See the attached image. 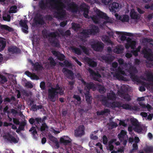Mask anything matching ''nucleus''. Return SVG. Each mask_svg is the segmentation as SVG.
Segmentation results:
<instances>
[{"label": "nucleus", "mask_w": 153, "mask_h": 153, "mask_svg": "<svg viewBox=\"0 0 153 153\" xmlns=\"http://www.w3.org/2000/svg\"><path fill=\"white\" fill-rule=\"evenodd\" d=\"M125 71L122 70L120 67H118L117 69L115 76L118 79L123 80L124 77L121 75H125Z\"/></svg>", "instance_id": "6ab92c4d"}, {"label": "nucleus", "mask_w": 153, "mask_h": 153, "mask_svg": "<svg viewBox=\"0 0 153 153\" xmlns=\"http://www.w3.org/2000/svg\"><path fill=\"white\" fill-rule=\"evenodd\" d=\"M21 93L23 96H25L26 97H28L29 96V94L28 93L27 91L25 90L22 89L21 90Z\"/></svg>", "instance_id": "0e129e2a"}, {"label": "nucleus", "mask_w": 153, "mask_h": 153, "mask_svg": "<svg viewBox=\"0 0 153 153\" xmlns=\"http://www.w3.org/2000/svg\"><path fill=\"white\" fill-rule=\"evenodd\" d=\"M121 18L120 19V20L122 22H128L129 20V16L126 14L122 15Z\"/></svg>", "instance_id": "58836bf2"}, {"label": "nucleus", "mask_w": 153, "mask_h": 153, "mask_svg": "<svg viewBox=\"0 0 153 153\" xmlns=\"http://www.w3.org/2000/svg\"><path fill=\"white\" fill-rule=\"evenodd\" d=\"M148 80L149 81H151L153 80V74L151 72H148L146 74Z\"/></svg>", "instance_id": "603ef678"}, {"label": "nucleus", "mask_w": 153, "mask_h": 153, "mask_svg": "<svg viewBox=\"0 0 153 153\" xmlns=\"http://www.w3.org/2000/svg\"><path fill=\"white\" fill-rule=\"evenodd\" d=\"M126 134V131L122 130L117 135L119 140L124 146L126 145L128 140V137Z\"/></svg>", "instance_id": "0eeeda50"}, {"label": "nucleus", "mask_w": 153, "mask_h": 153, "mask_svg": "<svg viewBox=\"0 0 153 153\" xmlns=\"http://www.w3.org/2000/svg\"><path fill=\"white\" fill-rule=\"evenodd\" d=\"M119 94L121 95L122 97L126 101L128 102L131 100L130 96L128 94H125L121 92H119Z\"/></svg>", "instance_id": "f704fd0d"}, {"label": "nucleus", "mask_w": 153, "mask_h": 153, "mask_svg": "<svg viewBox=\"0 0 153 153\" xmlns=\"http://www.w3.org/2000/svg\"><path fill=\"white\" fill-rule=\"evenodd\" d=\"M79 7V9L82 11H83L84 16L86 18L89 19L88 15L89 9L86 4L84 3L82 4Z\"/></svg>", "instance_id": "9b49d317"}, {"label": "nucleus", "mask_w": 153, "mask_h": 153, "mask_svg": "<svg viewBox=\"0 0 153 153\" xmlns=\"http://www.w3.org/2000/svg\"><path fill=\"white\" fill-rule=\"evenodd\" d=\"M71 25L72 28L75 31L78 30L80 27L79 25L74 22L72 23Z\"/></svg>", "instance_id": "8fccbe9b"}, {"label": "nucleus", "mask_w": 153, "mask_h": 153, "mask_svg": "<svg viewBox=\"0 0 153 153\" xmlns=\"http://www.w3.org/2000/svg\"><path fill=\"white\" fill-rule=\"evenodd\" d=\"M95 12L97 16L100 18L105 20H108L109 19V17L107 16L106 13L102 12L98 9H97Z\"/></svg>", "instance_id": "5701e85b"}, {"label": "nucleus", "mask_w": 153, "mask_h": 153, "mask_svg": "<svg viewBox=\"0 0 153 153\" xmlns=\"http://www.w3.org/2000/svg\"><path fill=\"white\" fill-rule=\"evenodd\" d=\"M11 100H13V101H16V98L12 96L10 98L8 97L5 98L4 100V102H10Z\"/></svg>", "instance_id": "052dcab7"}, {"label": "nucleus", "mask_w": 153, "mask_h": 153, "mask_svg": "<svg viewBox=\"0 0 153 153\" xmlns=\"http://www.w3.org/2000/svg\"><path fill=\"white\" fill-rule=\"evenodd\" d=\"M85 134V127L83 125L79 126L74 130V136L76 137H81Z\"/></svg>", "instance_id": "1a4fd4ad"}, {"label": "nucleus", "mask_w": 153, "mask_h": 153, "mask_svg": "<svg viewBox=\"0 0 153 153\" xmlns=\"http://www.w3.org/2000/svg\"><path fill=\"white\" fill-rule=\"evenodd\" d=\"M110 112V111L109 109L104 108L103 110H101L100 111H97V114L98 116L103 115L105 113H109Z\"/></svg>", "instance_id": "2f4dec72"}, {"label": "nucleus", "mask_w": 153, "mask_h": 153, "mask_svg": "<svg viewBox=\"0 0 153 153\" xmlns=\"http://www.w3.org/2000/svg\"><path fill=\"white\" fill-rule=\"evenodd\" d=\"M6 45V41L2 39H0V52L4 50Z\"/></svg>", "instance_id": "473e14b6"}, {"label": "nucleus", "mask_w": 153, "mask_h": 153, "mask_svg": "<svg viewBox=\"0 0 153 153\" xmlns=\"http://www.w3.org/2000/svg\"><path fill=\"white\" fill-rule=\"evenodd\" d=\"M6 138L8 141L11 143H18V142L14 137L9 134H8L7 136H6Z\"/></svg>", "instance_id": "a878e982"}, {"label": "nucleus", "mask_w": 153, "mask_h": 153, "mask_svg": "<svg viewBox=\"0 0 153 153\" xmlns=\"http://www.w3.org/2000/svg\"><path fill=\"white\" fill-rule=\"evenodd\" d=\"M88 71L94 80L96 81H99V78L101 77V76L99 73L95 72L91 68L88 69Z\"/></svg>", "instance_id": "f3484780"}, {"label": "nucleus", "mask_w": 153, "mask_h": 153, "mask_svg": "<svg viewBox=\"0 0 153 153\" xmlns=\"http://www.w3.org/2000/svg\"><path fill=\"white\" fill-rule=\"evenodd\" d=\"M107 99L110 100H115L116 99L115 94L113 91L107 93Z\"/></svg>", "instance_id": "cd10ccee"}, {"label": "nucleus", "mask_w": 153, "mask_h": 153, "mask_svg": "<svg viewBox=\"0 0 153 153\" xmlns=\"http://www.w3.org/2000/svg\"><path fill=\"white\" fill-rule=\"evenodd\" d=\"M27 21L21 19L19 22V24L22 27V31L25 33L27 34L28 33V27L27 25Z\"/></svg>", "instance_id": "ddd939ff"}, {"label": "nucleus", "mask_w": 153, "mask_h": 153, "mask_svg": "<svg viewBox=\"0 0 153 153\" xmlns=\"http://www.w3.org/2000/svg\"><path fill=\"white\" fill-rule=\"evenodd\" d=\"M58 6L59 8H65V5L62 2L61 0H46L45 3L44 0H41L39 2V6L40 8L42 10H45L47 8H56V6Z\"/></svg>", "instance_id": "f257e3e1"}, {"label": "nucleus", "mask_w": 153, "mask_h": 153, "mask_svg": "<svg viewBox=\"0 0 153 153\" xmlns=\"http://www.w3.org/2000/svg\"><path fill=\"white\" fill-rule=\"evenodd\" d=\"M40 87L41 89L45 90V83L44 81L41 82L40 85Z\"/></svg>", "instance_id": "338daca9"}, {"label": "nucleus", "mask_w": 153, "mask_h": 153, "mask_svg": "<svg viewBox=\"0 0 153 153\" xmlns=\"http://www.w3.org/2000/svg\"><path fill=\"white\" fill-rule=\"evenodd\" d=\"M85 95V100L89 106L90 108H91V104L92 103V98L91 94H90L89 91H87L86 93H84Z\"/></svg>", "instance_id": "4be33fe9"}, {"label": "nucleus", "mask_w": 153, "mask_h": 153, "mask_svg": "<svg viewBox=\"0 0 153 153\" xmlns=\"http://www.w3.org/2000/svg\"><path fill=\"white\" fill-rule=\"evenodd\" d=\"M41 118L38 117H31L28 120L29 122L31 125H34L35 126H32L30 129L29 131L30 132L32 131L31 133L33 136L37 133L36 130V128L39 129V126H40L41 122Z\"/></svg>", "instance_id": "20e7f679"}, {"label": "nucleus", "mask_w": 153, "mask_h": 153, "mask_svg": "<svg viewBox=\"0 0 153 153\" xmlns=\"http://www.w3.org/2000/svg\"><path fill=\"white\" fill-rule=\"evenodd\" d=\"M91 18L94 22L95 24H98L99 22V19L96 16H93L91 17Z\"/></svg>", "instance_id": "864d4df0"}, {"label": "nucleus", "mask_w": 153, "mask_h": 153, "mask_svg": "<svg viewBox=\"0 0 153 153\" xmlns=\"http://www.w3.org/2000/svg\"><path fill=\"white\" fill-rule=\"evenodd\" d=\"M51 53L53 55L56 56L58 59L60 61H63L65 58V56L63 54L58 51L53 50L51 51Z\"/></svg>", "instance_id": "a211bd4d"}, {"label": "nucleus", "mask_w": 153, "mask_h": 153, "mask_svg": "<svg viewBox=\"0 0 153 153\" xmlns=\"http://www.w3.org/2000/svg\"><path fill=\"white\" fill-rule=\"evenodd\" d=\"M79 46L82 49L83 52L87 54L88 53V50L85 47L81 45H79Z\"/></svg>", "instance_id": "13d9d810"}, {"label": "nucleus", "mask_w": 153, "mask_h": 153, "mask_svg": "<svg viewBox=\"0 0 153 153\" xmlns=\"http://www.w3.org/2000/svg\"><path fill=\"white\" fill-rule=\"evenodd\" d=\"M108 139L105 135H104L102 137L103 143L104 145H106L107 143Z\"/></svg>", "instance_id": "774afa93"}, {"label": "nucleus", "mask_w": 153, "mask_h": 153, "mask_svg": "<svg viewBox=\"0 0 153 153\" xmlns=\"http://www.w3.org/2000/svg\"><path fill=\"white\" fill-rule=\"evenodd\" d=\"M130 77L133 81H137L138 82L139 80L138 76L135 75L131 76Z\"/></svg>", "instance_id": "680f3d73"}, {"label": "nucleus", "mask_w": 153, "mask_h": 153, "mask_svg": "<svg viewBox=\"0 0 153 153\" xmlns=\"http://www.w3.org/2000/svg\"><path fill=\"white\" fill-rule=\"evenodd\" d=\"M102 59L106 63L111 62L113 60V56L109 54L103 55L101 57Z\"/></svg>", "instance_id": "b1692460"}, {"label": "nucleus", "mask_w": 153, "mask_h": 153, "mask_svg": "<svg viewBox=\"0 0 153 153\" xmlns=\"http://www.w3.org/2000/svg\"><path fill=\"white\" fill-rule=\"evenodd\" d=\"M35 23L36 24L43 25L45 24V21L42 18L38 17L35 20Z\"/></svg>", "instance_id": "79ce46f5"}, {"label": "nucleus", "mask_w": 153, "mask_h": 153, "mask_svg": "<svg viewBox=\"0 0 153 153\" xmlns=\"http://www.w3.org/2000/svg\"><path fill=\"white\" fill-rule=\"evenodd\" d=\"M48 60L49 61L50 65L51 67L55 66L56 65V63L52 56L49 57L48 59Z\"/></svg>", "instance_id": "ea45409f"}, {"label": "nucleus", "mask_w": 153, "mask_h": 153, "mask_svg": "<svg viewBox=\"0 0 153 153\" xmlns=\"http://www.w3.org/2000/svg\"><path fill=\"white\" fill-rule=\"evenodd\" d=\"M63 63L66 67H71L72 66V64L68 61L65 60L63 62Z\"/></svg>", "instance_id": "69168bd1"}, {"label": "nucleus", "mask_w": 153, "mask_h": 153, "mask_svg": "<svg viewBox=\"0 0 153 153\" xmlns=\"http://www.w3.org/2000/svg\"><path fill=\"white\" fill-rule=\"evenodd\" d=\"M0 78L1 79L0 81V82L1 84H4L7 81V79L4 75H2V76H0Z\"/></svg>", "instance_id": "6e6d98bb"}, {"label": "nucleus", "mask_w": 153, "mask_h": 153, "mask_svg": "<svg viewBox=\"0 0 153 153\" xmlns=\"http://www.w3.org/2000/svg\"><path fill=\"white\" fill-rule=\"evenodd\" d=\"M130 16L132 19H139L138 15L136 13L134 10H131L130 12Z\"/></svg>", "instance_id": "c9c22d12"}, {"label": "nucleus", "mask_w": 153, "mask_h": 153, "mask_svg": "<svg viewBox=\"0 0 153 153\" xmlns=\"http://www.w3.org/2000/svg\"><path fill=\"white\" fill-rule=\"evenodd\" d=\"M80 80L82 83L85 86V88H86L88 90V91H89L90 89H92L93 91L96 89V85L93 82H87L82 79H81Z\"/></svg>", "instance_id": "9d476101"}, {"label": "nucleus", "mask_w": 153, "mask_h": 153, "mask_svg": "<svg viewBox=\"0 0 153 153\" xmlns=\"http://www.w3.org/2000/svg\"><path fill=\"white\" fill-rule=\"evenodd\" d=\"M73 98H74L77 101L80 102H81V98L79 95L74 94L73 95Z\"/></svg>", "instance_id": "e2e57ef3"}, {"label": "nucleus", "mask_w": 153, "mask_h": 153, "mask_svg": "<svg viewBox=\"0 0 153 153\" xmlns=\"http://www.w3.org/2000/svg\"><path fill=\"white\" fill-rule=\"evenodd\" d=\"M72 50L75 54L77 55H80L82 53V51L78 48L73 47L72 48Z\"/></svg>", "instance_id": "a18cd8bd"}, {"label": "nucleus", "mask_w": 153, "mask_h": 153, "mask_svg": "<svg viewBox=\"0 0 153 153\" xmlns=\"http://www.w3.org/2000/svg\"><path fill=\"white\" fill-rule=\"evenodd\" d=\"M109 8L111 12L115 13L119 10L120 4L118 3L114 2L109 5Z\"/></svg>", "instance_id": "dca6fc26"}, {"label": "nucleus", "mask_w": 153, "mask_h": 153, "mask_svg": "<svg viewBox=\"0 0 153 153\" xmlns=\"http://www.w3.org/2000/svg\"><path fill=\"white\" fill-rule=\"evenodd\" d=\"M2 18L4 21L9 22L10 20V16L9 14H4L3 15Z\"/></svg>", "instance_id": "bf43d9fd"}, {"label": "nucleus", "mask_w": 153, "mask_h": 153, "mask_svg": "<svg viewBox=\"0 0 153 153\" xmlns=\"http://www.w3.org/2000/svg\"><path fill=\"white\" fill-rule=\"evenodd\" d=\"M130 122L131 124L135 126V127L138 125V121L137 120L134 118H131L130 119Z\"/></svg>", "instance_id": "49530a36"}, {"label": "nucleus", "mask_w": 153, "mask_h": 153, "mask_svg": "<svg viewBox=\"0 0 153 153\" xmlns=\"http://www.w3.org/2000/svg\"><path fill=\"white\" fill-rule=\"evenodd\" d=\"M137 70L136 68L132 67L130 68L128 70V72L130 73V76L135 75V74L137 73Z\"/></svg>", "instance_id": "37998d69"}, {"label": "nucleus", "mask_w": 153, "mask_h": 153, "mask_svg": "<svg viewBox=\"0 0 153 153\" xmlns=\"http://www.w3.org/2000/svg\"><path fill=\"white\" fill-rule=\"evenodd\" d=\"M48 128V127L45 123H42L41 127H39V129H38L40 130L41 131H44L46 129Z\"/></svg>", "instance_id": "09e8293b"}, {"label": "nucleus", "mask_w": 153, "mask_h": 153, "mask_svg": "<svg viewBox=\"0 0 153 153\" xmlns=\"http://www.w3.org/2000/svg\"><path fill=\"white\" fill-rule=\"evenodd\" d=\"M98 88L99 91L101 94H103L105 92L106 89L103 86L100 85Z\"/></svg>", "instance_id": "5fc2aeb1"}, {"label": "nucleus", "mask_w": 153, "mask_h": 153, "mask_svg": "<svg viewBox=\"0 0 153 153\" xmlns=\"http://www.w3.org/2000/svg\"><path fill=\"white\" fill-rule=\"evenodd\" d=\"M60 143L64 145H67L71 142L70 138L67 136H64L60 139Z\"/></svg>", "instance_id": "aec40b11"}, {"label": "nucleus", "mask_w": 153, "mask_h": 153, "mask_svg": "<svg viewBox=\"0 0 153 153\" xmlns=\"http://www.w3.org/2000/svg\"><path fill=\"white\" fill-rule=\"evenodd\" d=\"M0 28L1 30H5L10 32L13 31V29L8 26L6 25H0Z\"/></svg>", "instance_id": "c756f323"}, {"label": "nucleus", "mask_w": 153, "mask_h": 153, "mask_svg": "<svg viewBox=\"0 0 153 153\" xmlns=\"http://www.w3.org/2000/svg\"><path fill=\"white\" fill-rule=\"evenodd\" d=\"M59 36V33L57 31L50 32L48 34L50 37L49 39L50 43L52 46L58 48L60 47V45L59 40L56 38Z\"/></svg>", "instance_id": "39448f33"}, {"label": "nucleus", "mask_w": 153, "mask_h": 153, "mask_svg": "<svg viewBox=\"0 0 153 153\" xmlns=\"http://www.w3.org/2000/svg\"><path fill=\"white\" fill-rule=\"evenodd\" d=\"M64 89L57 84L55 88L51 87L48 89V99L50 101L54 102L56 100L58 94L61 95H63L64 94Z\"/></svg>", "instance_id": "f03ea898"}, {"label": "nucleus", "mask_w": 153, "mask_h": 153, "mask_svg": "<svg viewBox=\"0 0 153 153\" xmlns=\"http://www.w3.org/2000/svg\"><path fill=\"white\" fill-rule=\"evenodd\" d=\"M135 131L138 133H141L143 130V128L140 126L137 125L134 128Z\"/></svg>", "instance_id": "de8ad7c7"}, {"label": "nucleus", "mask_w": 153, "mask_h": 153, "mask_svg": "<svg viewBox=\"0 0 153 153\" xmlns=\"http://www.w3.org/2000/svg\"><path fill=\"white\" fill-rule=\"evenodd\" d=\"M26 125L27 121L25 120L21 122L20 124H19V129L24 131L25 130V127Z\"/></svg>", "instance_id": "e433bc0d"}, {"label": "nucleus", "mask_w": 153, "mask_h": 153, "mask_svg": "<svg viewBox=\"0 0 153 153\" xmlns=\"http://www.w3.org/2000/svg\"><path fill=\"white\" fill-rule=\"evenodd\" d=\"M87 61L88 64L91 67H95L97 65L96 62L89 58H88L87 59Z\"/></svg>", "instance_id": "7c9ffc66"}, {"label": "nucleus", "mask_w": 153, "mask_h": 153, "mask_svg": "<svg viewBox=\"0 0 153 153\" xmlns=\"http://www.w3.org/2000/svg\"><path fill=\"white\" fill-rule=\"evenodd\" d=\"M144 57L147 60L150 61H153V53H152V51L150 49L148 50L145 49L143 51Z\"/></svg>", "instance_id": "2eb2a0df"}, {"label": "nucleus", "mask_w": 153, "mask_h": 153, "mask_svg": "<svg viewBox=\"0 0 153 153\" xmlns=\"http://www.w3.org/2000/svg\"><path fill=\"white\" fill-rule=\"evenodd\" d=\"M89 30L91 35H95L98 33L99 31L98 27L94 25H92Z\"/></svg>", "instance_id": "393cba45"}, {"label": "nucleus", "mask_w": 153, "mask_h": 153, "mask_svg": "<svg viewBox=\"0 0 153 153\" xmlns=\"http://www.w3.org/2000/svg\"><path fill=\"white\" fill-rule=\"evenodd\" d=\"M102 40L108 45H112L113 43L110 39L109 37L107 35H104L102 36Z\"/></svg>", "instance_id": "bb28decb"}, {"label": "nucleus", "mask_w": 153, "mask_h": 153, "mask_svg": "<svg viewBox=\"0 0 153 153\" xmlns=\"http://www.w3.org/2000/svg\"><path fill=\"white\" fill-rule=\"evenodd\" d=\"M113 108H115L116 107L120 108L121 107V103L119 102H113Z\"/></svg>", "instance_id": "3c124183"}, {"label": "nucleus", "mask_w": 153, "mask_h": 153, "mask_svg": "<svg viewBox=\"0 0 153 153\" xmlns=\"http://www.w3.org/2000/svg\"><path fill=\"white\" fill-rule=\"evenodd\" d=\"M64 89L57 84L55 88L51 87L48 89V99L50 101L54 102L56 100L58 94L61 95H63L64 94Z\"/></svg>", "instance_id": "7ed1b4c3"}, {"label": "nucleus", "mask_w": 153, "mask_h": 153, "mask_svg": "<svg viewBox=\"0 0 153 153\" xmlns=\"http://www.w3.org/2000/svg\"><path fill=\"white\" fill-rule=\"evenodd\" d=\"M62 71L67 78L72 80L74 79V74L71 70L63 68L62 69Z\"/></svg>", "instance_id": "4468645a"}, {"label": "nucleus", "mask_w": 153, "mask_h": 153, "mask_svg": "<svg viewBox=\"0 0 153 153\" xmlns=\"http://www.w3.org/2000/svg\"><path fill=\"white\" fill-rule=\"evenodd\" d=\"M121 107L123 109L130 110L131 109V105L128 104H123L122 105Z\"/></svg>", "instance_id": "4d7b16f0"}, {"label": "nucleus", "mask_w": 153, "mask_h": 153, "mask_svg": "<svg viewBox=\"0 0 153 153\" xmlns=\"http://www.w3.org/2000/svg\"><path fill=\"white\" fill-rule=\"evenodd\" d=\"M32 66H33L34 69L36 71H39L43 68L42 66L37 62L34 63Z\"/></svg>", "instance_id": "72a5a7b5"}, {"label": "nucleus", "mask_w": 153, "mask_h": 153, "mask_svg": "<svg viewBox=\"0 0 153 153\" xmlns=\"http://www.w3.org/2000/svg\"><path fill=\"white\" fill-rule=\"evenodd\" d=\"M56 10L54 14L56 18L59 19H61L63 18L66 15V11L62 8H59L58 6H56V8H52Z\"/></svg>", "instance_id": "423d86ee"}, {"label": "nucleus", "mask_w": 153, "mask_h": 153, "mask_svg": "<svg viewBox=\"0 0 153 153\" xmlns=\"http://www.w3.org/2000/svg\"><path fill=\"white\" fill-rule=\"evenodd\" d=\"M68 9L73 13H76L79 11V7L74 2H72L67 4Z\"/></svg>", "instance_id": "f8f14e48"}, {"label": "nucleus", "mask_w": 153, "mask_h": 153, "mask_svg": "<svg viewBox=\"0 0 153 153\" xmlns=\"http://www.w3.org/2000/svg\"><path fill=\"white\" fill-rule=\"evenodd\" d=\"M90 45L91 48L96 51H101L104 48L103 44L101 42L91 41L90 43Z\"/></svg>", "instance_id": "6e6552de"}, {"label": "nucleus", "mask_w": 153, "mask_h": 153, "mask_svg": "<svg viewBox=\"0 0 153 153\" xmlns=\"http://www.w3.org/2000/svg\"><path fill=\"white\" fill-rule=\"evenodd\" d=\"M8 51L10 53L12 54L16 53L17 54L20 53L21 52V50L16 46H10L8 48Z\"/></svg>", "instance_id": "412c9836"}, {"label": "nucleus", "mask_w": 153, "mask_h": 153, "mask_svg": "<svg viewBox=\"0 0 153 153\" xmlns=\"http://www.w3.org/2000/svg\"><path fill=\"white\" fill-rule=\"evenodd\" d=\"M81 33L85 37H88L89 35H91L89 29H84Z\"/></svg>", "instance_id": "a19ab883"}, {"label": "nucleus", "mask_w": 153, "mask_h": 153, "mask_svg": "<svg viewBox=\"0 0 153 153\" xmlns=\"http://www.w3.org/2000/svg\"><path fill=\"white\" fill-rule=\"evenodd\" d=\"M144 151L146 153H150L153 152V146H148L144 149Z\"/></svg>", "instance_id": "c03bdc74"}, {"label": "nucleus", "mask_w": 153, "mask_h": 153, "mask_svg": "<svg viewBox=\"0 0 153 153\" xmlns=\"http://www.w3.org/2000/svg\"><path fill=\"white\" fill-rule=\"evenodd\" d=\"M102 101L104 102V105L106 106V107L109 108H113V102H109L107 100L105 99H104L102 100Z\"/></svg>", "instance_id": "4c0bfd02"}, {"label": "nucleus", "mask_w": 153, "mask_h": 153, "mask_svg": "<svg viewBox=\"0 0 153 153\" xmlns=\"http://www.w3.org/2000/svg\"><path fill=\"white\" fill-rule=\"evenodd\" d=\"M43 107L42 105H36V104H34L31 106V110L33 111H36L38 110L43 108Z\"/></svg>", "instance_id": "c85d7f7f"}]
</instances>
